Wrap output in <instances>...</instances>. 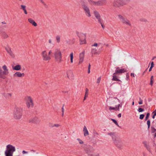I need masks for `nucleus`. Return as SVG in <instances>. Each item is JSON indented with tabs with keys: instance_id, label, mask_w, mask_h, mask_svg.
Listing matches in <instances>:
<instances>
[{
	"instance_id": "f257e3e1",
	"label": "nucleus",
	"mask_w": 156,
	"mask_h": 156,
	"mask_svg": "<svg viewBox=\"0 0 156 156\" xmlns=\"http://www.w3.org/2000/svg\"><path fill=\"white\" fill-rule=\"evenodd\" d=\"M54 55L56 62L59 63L62 61V54L60 49L57 48L55 49Z\"/></svg>"
},
{
	"instance_id": "f03ea898",
	"label": "nucleus",
	"mask_w": 156,
	"mask_h": 156,
	"mask_svg": "<svg viewBox=\"0 0 156 156\" xmlns=\"http://www.w3.org/2000/svg\"><path fill=\"white\" fill-rule=\"evenodd\" d=\"M23 115V109L20 107L16 108L14 111L13 117L16 119H20Z\"/></svg>"
},
{
	"instance_id": "7ed1b4c3",
	"label": "nucleus",
	"mask_w": 156,
	"mask_h": 156,
	"mask_svg": "<svg viewBox=\"0 0 156 156\" xmlns=\"http://www.w3.org/2000/svg\"><path fill=\"white\" fill-rule=\"evenodd\" d=\"M16 151L15 147L10 144L6 146V150L5 151V156H12L13 152Z\"/></svg>"
},
{
	"instance_id": "20e7f679",
	"label": "nucleus",
	"mask_w": 156,
	"mask_h": 156,
	"mask_svg": "<svg viewBox=\"0 0 156 156\" xmlns=\"http://www.w3.org/2000/svg\"><path fill=\"white\" fill-rule=\"evenodd\" d=\"M3 70H2L1 66H0V78L4 79L6 78L5 75H7L9 73V70L5 65H4L2 67Z\"/></svg>"
},
{
	"instance_id": "39448f33",
	"label": "nucleus",
	"mask_w": 156,
	"mask_h": 156,
	"mask_svg": "<svg viewBox=\"0 0 156 156\" xmlns=\"http://www.w3.org/2000/svg\"><path fill=\"white\" fill-rule=\"evenodd\" d=\"M118 17L121 22L124 25L129 26H131V24L130 22L127 18L124 17L120 15H118Z\"/></svg>"
},
{
	"instance_id": "423d86ee",
	"label": "nucleus",
	"mask_w": 156,
	"mask_h": 156,
	"mask_svg": "<svg viewBox=\"0 0 156 156\" xmlns=\"http://www.w3.org/2000/svg\"><path fill=\"white\" fill-rule=\"evenodd\" d=\"M77 35L79 38L80 44H85L86 43L85 34L77 32Z\"/></svg>"
},
{
	"instance_id": "0eeeda50",
	"label": "nucleus",
	"mask_w": 156,
	"mask_h": 156,
	"mask_svg": "<svg viewBox=\"0 0 156 156\" xmlns=\"http://www.w3.org/2000/svg\"><path fill=\"white\" fill-rule=\"evenodd\" d=\"M88 2L91 4L95 5L101 6L106 4V0H100L97 2H94L91 0H88Z\"/></svg>"
},
{
	"instance_id": "6e6552de",
	"label": "nucleus",
	"mask_w": 156,
	"mask_h": 156,
	"mask_svg": "<svg viewBox=\"0 0 156 156\" xmlns=\"http://www.w3.org/2000/svg\"><path fill=\"white\" fill-rule=\"evenodd\" d=\"M82 7L85 11L86 15L88 17H90L91 15L90 10L87 6L85 4L83 3L82 4Z\"/></svg>"
},
{
	"instance_id": "1a4fd4ad",
	"label": "nucleus",
	"mask_w": 156,
	"mask_h": 156,
	"mask_svg": "<svg viewBox=\"0 0 156 156\" xmlns=\"http://www.w3.org/2000/svg\"><path fill=\"white\" fill-rule=\"evenodd\" d=\"M43 59L45 61L48 62L51 59L50 56L48 55V53L46 51H43L41 53Z\"/></svg>"
},
{
	"instance_id": "9d476101",
	"label": "nucleus",
	"mask_w": 156,
	"mask_h": 156,
	"mask_svg": "<svg viewBox=\"0 0 156 156\" xmlns=\"http://www.w3.org/2000/svg\"><path fill=\"white\" fill-rule=\"evenodd\" d=\"M27 105L28 108L33 107L34 103L32 99L30 96H28L27 99Z\"/></svg>"
},
{
	"instance_id": "9b49d317",
	"label": "nucleus",
	"mask_w": 156,
	"mask_h": 156,
	"mask_svg": "<svg viewBox=\"0 0 156 156\" xmlns=\"http://www.w3.org/2000/svg\"><path fill=\"white\" fill-rule=\"evenodd\" d=\"M116 69L115 70V73L114 74H122L126 72V69L124 68L120 69L119 67H117Z\"/></svg>"
},
{
	"instance_id": "f8f14e48",
	"label": "nucleus",
	"mask_w": 156,
	"mask_h": 156,
	"mask_svg": "<svg viewBox=\"0 0 156 156\" xmlns=\"http://www.w3.org/2000/svg\"><path fill=\"white\" fill-rule=\"evenodd\" d=\"M116 146L118 148H121L122 147L123 145L122 141L119 139H118L114 142Z\"/></svg>"
},
{
	"instance_id": "ddd939ff",
	"label": "nucleus",
	"mask_w": 156,
	"mask_h": 156,
	"mask_svg": "<svg viewBox=\"0 0 156 156\" xmlns=\"http://www.w3.org/2000/svg\"><path fill=\"white\" fill-rule=\"evenodd\" d=\"M94 14L96 18L97 19L98 23H101V21L102 20L101 18V16L98 12L96 10L94 11Z\"/></svg>"
},
{
	"instance_id": "4468645a",
	"label": "nucleus",
	"mask_w": 156,
	"mask_h": 156,
	"mask_svg": "<svg viewBox=\"0 0 156 156\" xmlns=\"http://www.w3.org/2000/svg\"><path fill=\"white\" fill-rule=\"evenodd\" d=\"M113 4L114 6L119 7L120 5H123L124 4L121 2L120 0H116L114 1Z\"/></svg>"
},
{
	"instance_id": "2eb2a0df",
	"label": "nucleus",
	"mask_w": 156,
	"mask_h": 156,
	"mask_svg": "<svg viewBox=\"0 0 156 156\" xmlns=\"http://www.w3.org/2000/svg\"><path fill=\"white\" fill-rule=\"evenodd\" d=\"M84 51H83L80 54V59L79 62V64L81 63L83 61L84 57Z\"/></svg>"
},
{
	"instance_id": "dca6fc26",
	"label": "nucleus",
	"mask_w": 156,
	"mask_h": 156,
	"mask_svg": "<svg viewBox=\"0 0 156 156\" xmlns=\"http://www.w3.org/2000/svg\"><path fill=\"white\" fill-rule=\"evenodd\" d=\"M108 135L110 136H111L114 143L115 142V141H116L119 139L116 138L115 134V133L114 132H110L108 133Z\"/></svg>"
},
{
	"instance_id": "f3484780",
	"label": "nucleus",
	"mask_w": 156,
	"mask_h": 156,
	"mask_svg": "<svg viewBox=\"0 0 156 156\" xmlns=\"http://www.w3.org/2000/svg\"><path fill=\"white\" fill-rule=\"evenodd\" d=\"M5 49L8 53L12 57L14 58L15 57L12 51L10 48L9 47H6Z\"/></svg>"
},
{
	"instance_id": "a211bd4d",
	"label": "nucleus",
	"mask_w": 156,
	"mask_h": 156,
	"mask_svg": "<svg viewBox=\"0 0 156 156\" xmlns=\"http://www.w3.org/2000/svg\"><path fill=\"white\" fill-rule=\"evenodd\" d=\"M14 76L16 77H21L24 76L25 74L24 73H21L20 72H16L13 75Z\"/></svg>"
},
{
	"instance_id": "6ab92c4d",
	"label": "nucleus",
	"mask_w": 156,
	"mask_h": 156,
	"mask_svg": "<svg viewBox=\"0 0 156 156\" xmlns=\"http://www.w3.org/2000/svg\"><path fill=\"white\" fill-rule=\"evenodd\" d=\"M67 76L69 78H72L73 76V71L71 70L68 71L66 73Z\"/></svg>"
},
{
	"instance_id": "aec40b11",
	"label": "nucleus",
	"mask_w": 156,
	"mask_h": 156,
	"mask_svg": "<svg viewBox=\"0 0 156 156\" xmlns=\"http://www.w3.org/2000/svg\"><path fill=\"white\" fill-rule=\"evenodd\" d=\"M37 121L38 118L37 117L32 118L29 120V122L30 123H37Z\"/></svg>"
},
{
	"instance_id": "412c9836",
	"label": "nucleus",
	"mask_w": 156,
	"mask_h": 156,
	"mask_svg": "<svg viewBox=\"0 0 156 156\" xmlns=\"http://www.w3.org/2000/svg\"><path fill=\"white\" fill-rule=\"evenodd\" d=\"M83 131L84 132V136H86L89 134L87 128L85 126H84L83 128Z\"/></svg>"
},
{
	"instance_id": "4be33fe9",
	"label": "nucleus",
	"mask_w": 156,
	"mask_h": 156,
	"mask_svg": "<svg viewBox=\"0 0 156 156\" xmlns=\"http://www.w3.org/2000/svg\"><path fill=\"white\" fill-rule=\"evenodd\" d=\"M28 20L29 22L34 26L36 27L37 26V23L31 18H29Z\"/></svg>"
},
{
	"instance_id": "5701e85b",
	"label": "nucleus",
	"mask_w": 156,
	"mask_h": 156,
	"mask_svg": "<svg viewBox=\"0 0 156 156\" xmlns=\"http://www.w3.org/2000/svg\"><path fill=\"white\" fill-rule=\"evenodd\" d=\"M109 109L110 111L112 110H115V111H119V108H117V106L116 105H115V107H113L111 106H109Z\"/></svg>"
},
{
	"instance_id": "b1692460",
	"label": "nucleus",
	"mask_w": 156,
	"mask_h": 156,
	"mask_svg": "<svg viewBox=\"0 0 156 156\" xmlns=\"http://www.w3.org/2000/svg\"><path fill=\"white\" fill-rule=\"evenodd\" d=\"M143 143L144 144V145L148 151L150 150V147L149 145L147 144V142L146 141H144L143 142Z\"/></svg>"
},
{
	"instance_id": "393cba45",
	"label": "nucleus",
	"mask_w": 156,
	"mask_h": 156,
	"mask_svg": "<svg viewBox=\"0 0 156 156\" xmlns=\"http://www.w3.org/2000/svg\"><path fill=\"white\" fill-rule=\"evenodd\" d=\"M21 66L20 65H17L15 66L14 67H12V69L15 70H19L21 69Z\"/></svg>"
},
{
	"instance_id": "a878e982",
	"label": "nucleus",
	"mask_w": 156,
	"mask_h": 156,
	"mask_svg": "<svg viewBox=\"0 0 156 156\" xmlns=\"http://www.w3.org/2000/svg\"><path fill=\"white\" fill-rule=\"evenodd\" d=\"M91 53L92 54L95 55V54H98L99 52L97 51V49L95 48H92L91 49Z\"/></svg>"
},
{
	"instance_id": "bb28decb",
	"label": "nucleus",
	"mask_w": 156,
	"mask_h": 156,
	"mask_svg": "<svg viewBox=\"0 0 156 156\" xmlns=\"http://www.w3.org/2000/svg\"><path fill=\"white\" fill-rule=\"evenodd\" d=\"M88 89L87 88H86L85 89V93L84 97V100H85L86 98L88 97Z\"/></svg>"
},
{
	"instance_id": "cd10ccee",
	"label": "nucleus",
	"mask_w": 156,
	"mask_h": 156,
	"mask_svg": "<svg viewBox=\"0 0 156 156\" xmlns=\"http://www.w3.org/2000/svg\"><path fill=\"white\" fill-rule=\"evenodd\" d=\"M115 75V74H113L112 80L113 81H120V80L117 78L116 76Z\"/></svg>"
},
{
	"instance_id": "c85d7f7f",
	"label": "nucleus",
	"mask_w": 156,
	"mask_h": 156,
	"mask_svg": "<svg viewBox=\"0 0 156 156\" xmlns=\"http://www.w3.org/2000/svg\"><path fill=\"white\" fill-rule=\"evenodd\" d=\"M61 38V36L59 35H57L56 36L55 38L56 42L58 43H59L60 42V39Z\"/></svg>"
},
{
	"instance_id": "c756f323",
	"label": "nucleus",
	"mask_w": 156,
	"mask_h": 156,
	"mask_svg": "<svg viewBox=\"0 0 156 156\" xmlns=\"http://www.w3.org/2000/svg\"><path fill=\"white\" fill-rule=\"evenodd\" d=\"M154 81V76H151V78H150V85H151V86H152L153 84Z\"/></svg>"
},
{
	"instance_id": "7c9ffc66",
	"label": "nucleus",
	"mask_w": 156,
	"mask_h": 156,
	"mask_svg": "<svg viewBox=\"0 0 156 156\" xmlns=\"http://www.w3.org/2000/svg\"><path fill=\"white\" fill-rule=\"evenodd\" d=\"M2 37L5 39L7 38L8 37L7 34L5 32H4L2 34Z\"/></svg>"
},
{
	"instance_id": "2f4dec72",
	"label": "nucleus",
	"mask_w": 156,
	"mask_h": 156,
	"mask_svg": "<svg viewBox=\"0 0 156 156\" xmlns=\"http://www.w3.org/2000/svg\"><path fill=\"white\" fill-rule=\"evenodd\" d=\"M20 9H22L23 11L26 9V6L25 5H20Z\"/></svg>"
},
{
	"instance_id": "473e14b6",
	"label": "nucleus",
	"mask_w": 156,
	"mask_h": 156,
	"mask_svg": "<svg viewBox=\"0 0 156 156\" xmlns=\"http://www.w3.org/2000/svg\"><path fill=\"white\" fill-rule=\"evenodd\" d=\"M111 120L113 122L118 126H119L118 124L117 121L115 119H111Z\"/></svg>"
},
{
	"instance_id": "72a5a7b5",
	"label": "nucleus",
	"mask_w": 156,
	"mask_h": 156,
	"mask_svg": "<svg viewBox=\"0 0 156 156\" xmlns=\"http://www.w3.org/2000/svg\"><path fill=\"white\" fill-rule=\"evenodd\" d=\"M147 124L148 126V129L150 128L151 124V122L149 120H147Z\"/></svg>"
},
{
	"instance_id": "f704fd0d",
	"label": "nucleus",
	"mask_w": 156,
	"mask_h": 156,
	"mask_svg": "<svg viewBox=\"0 0 156 156\" xmlns=\"http://www.w3.org/2000/svg\"><path fill=\"white\" fill-rule=\"evenodd\" d=\"M151 131L152 133H154L156 131V129L154 127L152 126L151 127Z\"/></svg>"
},
{
	"instance_id": "c9c22d12",
	"label": "nucleus",
	"mask_w": 156,
	"mask_h": 156,
	"mask_svg": "<svg viewBox=\"0 0 156 156\" xmlns=\"http://www.w3.org/2000/svg\"><path fill=\"white\" fill-rule=\"evenodd\" d=\"M144 109L142 108H139L137 111L139 112H142L144 111Z\"/></svg>"
},
{
	"instance_id": "e433bc0d",
	"label": "nucleus",
	"mask_w": 156,
	"mask_h": 156,
	"mask_svg": "<svg viewBox=\"0 0 156 156\" xmlns=\"http://www.w3.org/2000/svg\"><path fill=\"white\" fill-rule=\"evenodd\" d=\"M150 113H147V114L146 116L145 119V121L147 120V119H148V118H149V116H150Z\"/></svg>"
},
{
	"instance_id": "4c0bfd02",
	"label": "nucleus",
	"mask_w": 156,
	"mask_h": 156,
	"mask_svg": "<svg viewBox=\"0 0 156 156\" xmlns=\"http://www.w3.org/2000/svg\"><path fill=\"white\" fill-rule=\"evenodd\" d=\"M60 126V125L59 124H53V126H52V127H58Z\"/></svg>"
},
{
	"instance_id": "58836bf2",
	"label": "nucleus",
	"mask_w": 156,
	"mask_h": 156,
	"mask_svg": "<svg viewBox=\"0 0 156 156\" xmlns=\"http://www.w3.org/2000/svg\"><path fill=\"white\" fill-rule=\"evenodd\" d=\"M144 114H141L140 115L139 118L140 119H143L144 117Z\"/></svg>"
},
{
	"instance_id": "ea45409f",
	"label": "nucleus",
	"mask_w": 156,
	"mask_h": 156,
	"mask_svg": "<svg viewBox=\"0 0 156 156\" xmlns=\"http://www.w3.org/2000/svg\"><path fill=\"white\" fill-rule=\"evenodd\" d=\"M77 140L79 141V143L80 144H83V141H82L80 139L78 138L77 139Z\"/></svg>"
},
{
	"instance_id": "a19ab883",
	"label": "nucleus",
	"mask_w": 156,
	"mask_h": 156,
	"mask_svg": "<svg viewBox=\"0 0 156 156\" xmlns=\"http://www.w3.org/2000/svg\"><path fill=\"white\" fill-rule=\"evenodd\" d=\"M139 100H140V101H139L138 102L139 104L140 105H141V104H142L143 101H142V100L140 98H139Z\"/></svg>"
},
{
	"instance_id": "79ce46f5",
	"label": "nucleus",
	"mask_w": 156,
	"mask_h": 156,
	"mask_svg": "<svg viewBox=\"0 0 156 156\" xmlns=\"http://www.w3.org/2000/svg\"><path fill=\"white\" fill-rule=\"evenodd\" d=\"M101 77H98L97 79V83H99L100 82V81H101Z\"/></svg>"
},
{
	"instance_id": "37998d69",
	"label": "nucleus",
	"mask_w": 156,
	"mask_h": 156,
	"mask_svg": "<svg viewBox=\"0 0 156 156\" xmlns=\"http://www.w3.org/2000/svg\"><path fill=\"white\" fill-rule=\"evenodd\" d=\"M70 59H73V52H71L70 54Z\"/></svg>"
},
{
	"instance_id": "c03bdc74",
	"label": "nucleus",
	"mask_w": 156,
	"mask_h": 156,
	"mask_svg": "<svg viewBox=\"0 0 156 156\" xmlns=\"http://www.w3.org/2000/svg\"><path fill=\"white\" fill-rule=\"evenodd\" d=\"M64 105H65L64 104H63V105L62 107V112H64Z\"/></svg>"
},
{
	"instance_id": "a18cd8bd",
	"label": "nucleus",
	"mask_w": 156,
	"mask_h": 156,
	"mask_svg": "<svg viewBox=\"0 0 156 156\" xmlns=\"http://www.w3.org/2000/svg\"><path fill=\"white\" fill-rule=\"evenodd\" d=\"M154 62H151V68H153L154 67Z\"/></svg>"
},
{
	"instance_id": "49530a36",
	"label": "nucleus",
	"mask_w": 156,
	"mask_h": 156,
	"mask_svg": "<svg viewBox=\"0 0 156 156\" xmlns=\"http://www.w3.org/2000/svg\"><path fill=\"white\" fill-rule=\"evenodd\" d=\"M102 20H101V23H99L101 24L102 27L104 29V26L102 23Z\"/></svg>"
},
{
	"instance_id": "de8ad7c7",
	"label": "nucleus",
	"mask_w": 156,
	"mask_h": 156,
	"mask_svg": "<svg viewBox=\"0 0 156 156\" xmlns=\"http://www.w3.org/2000/svg\"><path fill=\"white\" fill-rule=\"evenodd\" d=\"M98 45V44L97 43H95L94 44L92 45H91L92 46H97Z\"/></svg>"
},
{
	"instance_id": "09e8293b",
	"label": "nucleus",
	"mask_w": 156,
	"mask_h": 156,
	"mask_svg": "<svg viewBox=\"0 0 156 156\" xmlns=\"http://www.w3.org/2000/svg\"><path fill=\"white\" fill-rule=\"evenodd\" d=\"M22 153L23 154H27L28 153V152L27 151H26L24 150L23 151H22Z\"/></svg>"
},
{
	"instance_id": "8fccbe9b",
	"label": "nucleus",
	"mask_w": 156,
	"mask_h": 156,
	"mask_svg": "<svg viewBox=\"0 0 156 156\" xmlns=\"http://www.w3.org/2000/svg\"><path fill=\"white\" fill-rule=\"evenodd\" d=\"M117 108H119V107H120L121 108V107L122 106V104L121 105L119 104L118 105H117Z\"/></svg>"
},
{
	"instance_id": "3c124183",
	"label": "nucleus",
	"mask_w": 156,
	"mask_h": 156,
	"mask_svg": "<svg viewBox=\"0 0 156 156\" xmlns=\"http://www.w3.org/2000/svg\"><path fill=\"white\" fill-rule=\"evenodd\" d=\"M52 53V51L51 50L49 51L48 52V55L50 56V54Z\"/></svg>"
},
{
	"instance_id": "603ef678",
	"label": "nucleus",
	"mask_w": 156,
	"mask_h": 156,
	"mask_svg": "<svg viewBox=\"0 0 156 156\" xmlns=\"http://www.w3.org/2000/svg\"><path fill=\"white\" fill-rule=\"evenodd\" d=\"M140 20L142 21H144V22H146L147 21V20H146V19H140Z\"/></svg>"
},
{
	"instance_id": "864d4df0",
	"label": "nucleus",
	"mask_w": 156,
	"mask_h": 156,
	"mask_svg": "<svg viewBox=\"0 0 156 156\" xmlns=\"http://www.w3.org/2000/svg\"><path fill=\"white\" fill-rule=\"evenodd\" d=\"M48 42L50 44H52V41H51V39H49L48 40Z\"/></svg>"
},
{
	"instance_id": "5fc2aeb1",
	"label": "nucleus",
	"mask_w": 156,
	"mask_h": 156,
	"mask_svg": "<svg viewBox=\"0 0 156 156\" xmlns=\"http://www.w3.org/2000/svg\"><path fill=\"white\" fill-rule=\"evenodd\" d=\"M121 113H119L118 115V118H120L121 117Z\"/></svg>"
},
{
	"instance_id": "6e6d98bb",
	"label": "nucleus",
	"mask_w": 156,
	"mask_h": 156,
	"mask_svg": "<svg viewBox=\"0 0 156 156\" xmlns=\"http://www.w3.org/2000/svg\"><path fill=\"white\" fill-rule=\"evenodd\" d=\"M23 11L25 14H27V12L26 9L25 10H24Z\"/></svg>"
},
{
	"instance_id": "4d7b16f0",
	"label": "nucleus",
	"mask_w": 156,
	"mask_h": 156,
	"mask_svg": "<svg viewBox=\"0 0 156 156\" xmlns=\"http://www.w3.org/2000/svg\"><path fill=\"white\" fill-rule=\"evenodd\" d=\"M92 156H99V154H95Z\"/></svg>"
},
{
	"instance_id": "13d9d810",
	"label": "nucleus",
	"mask_w": 156,
	"mask_h": 156,
	"mask_svg": "<svg viewBox=\"0 0 156 156\" xmlns=\"http://www.w3.org/2000/svg\"><path fill=\"white\" fill-rule=\"evenodd\" d=\"M114 101H112L111 102V103L110 104V105H111L114 104Z\"/></svg>"
},
{
	"instance_id": "bf43d9fd",
	"label": "nucleus",
	"mask_w": 156,
	"mask_h": 156,
	"mask_svg": "<svg viewBox=\"0 0 156 156\" xmlns=\"http://www.w3.org/2000/svg\"><path fill=\"white\" fill-rule=\"evenodd\" d=\"M153 113H154V116H156V111H154L153 112Z\"/></svg>"
},
{
	"instance_id": "052dcab7",
	"label": "nucleus",
	"mask_w": 156,
	"mask_h": 156,
	"mask_svg": "<svg viewBox=\"0 0 156 156\" xmlns=\"http://www.w3.org/2000/svg\"><path fill=\"white\" fill-rule=\"evenodd\" d=\"M130 75L131 76H133V77H134L135 76H134V73H131V75Z\"/></svg>"
},
{
	"instance_id": "680f3d73",
	"label": "nucleus",
	"mask_w": 156,
	"mask_h": 156,
	"mask_svg": "<svg viewBox=\"0 0 156 156\" xmlns=\"http://www.w3.org/2000/svg\"><path fill=\"white\" fill-rule=\"evenodd\" d=\"M40 1L42 3H43L44 5L45 4V3H44V2L43 0H40Z\"/></svg>"
},
{
	"instance_id": "e2e57ef3",
	"label": "nucleus",
	"mask_w": 156,
	"mask_h": 156,
	"mask_svg": "<svg viewBox=\"0 0 156 156\" xmlns=\"http://www.w3.org/2000/svg\"><path fill=\"white\" fill-rule=\"evenodd\" d=\"M114 99H117V100L118 101L120 102V100L118 99L117 98H116V97H114Z\"/></svg>"
},
{
	"instance_id": "0e129e2a",
	"label": "nucleus",
	"mask_w": 156,
	"mask_h": 156,
	"mask_svg": "<svg viewBox=\"0 0 156 156\" xmlns=\"http://www.w3.org/2000/svg\"><path fill=\"white\" fill-rule=\"evenodd\" d=\"M90 64H89L88 66V69H90Z\"/></svg>"
},
{
	"instance_id": "69168bd1",
	"label": "nucleus",
	"mask_w": 156,
	"mask_h": 156,
	"mask_svg": "<svg viewBox=\"0 0 156 156\" xmlns=\"http://www.w3.org/2000/svg\"><path fill=\"white\" fill-rule=\"evenodd\" d=\"M53 125L51 124H49V126L51 127H52V126H53Z\"/></svg>"
},
{
	"instance_id": "338daca9",
	"label": "nucleus",
	"mask_w": 156,
	"mask_h": 156,
	"mask_svg": "<svg viewBox=\"0 0 156 156\" xmlns=\"http://www.w3.org/2000/svg\"><path fill=\"white\" fill-rule=\"evenodd\" d=\"M152 68H151V67H150L149 68V72H150Z\"/></svg>"
},
{
	"instance_id": "774afa93",
	"label": "nucleus",
	"mask_w": 156,
	"mask_h": 156,
	"mask_svg": "<svg viewBox=\"0 0 156 156\" xmlns=\"http://www.w3.org/2000/svg\"><path fill=\"white\" fill-rule=\"evenodd\" d=\"M156 137V132L154 134V138L155 137Z\"/></svg>"
}]
</instances>
